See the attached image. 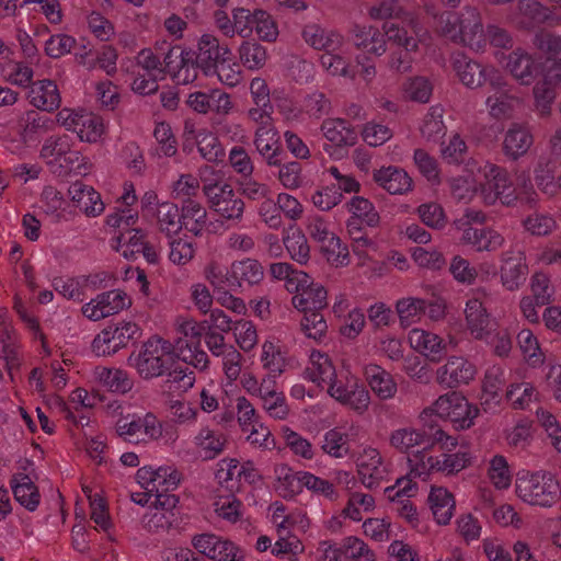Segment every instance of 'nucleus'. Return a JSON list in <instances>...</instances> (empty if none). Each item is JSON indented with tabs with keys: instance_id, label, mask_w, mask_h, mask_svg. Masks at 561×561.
Wrapping results in <instances>:
<instances>
[{
	"instance_id": "nucleus-3",
	"label": "nucleus",
	"mask_w": 561,
	"mask_h": 561,
	"mask_svg": "<svg viewBox=\"0 0 561 561\" xmlns=\"http://www.w3.org/2000/svg\"><path fill=\"white\" fill-rule=\"evenodd\" d=\"M139 331L134 322H124L121 327L108 325L94 337L92 350L98 356L114 354L136 339Z\"/></svg>"
},
{
	"instance_id": "nucleus-26",
	"label": "nucleus",
	"mask_w": 561,
	"mask_h": 561,
	"mask_svg": "<svg viewBox=\"0 0 561 561\" xmlns=\"http://www.w3.org/2000/svg\"><path fill=\"white\" fill-rule=\"evenodd\" d=\"M531 144L533 137L529 131L519 125H513L506 131L503 150L506 156L517 159L527 152Z\"/></svg>"
},
{
	"instance_id": "nucleus-19",
	"label": "nucleus",
	"mask_w": 561,
	"mask_h": 561,
	"mask_svg": "<svg viewBox=\"0 0 561 561\" xmlns=\"http://www.w3.org/2000/svg\"><path fill=\"white\" fill-rule=\"evenodd\" d=\"M254 145L257 151L266 158L268 165H280L284 153L278 146L277 131L274 128L259 127L255 131Z\"/></svg>"
},
{
	"instance_id": "nucleus-63",
	"label": "nucleus",
	"mask_w": 561,
	"mask_h": 561,
	"mask_svg": "<svg viewBox=\"0 0 561 561\" xmlns=\"http://www.w3.org/2000/svg\"><path fill=\"white\" fill-rule=\"evenodd\" d=\"M278 172V179L282 184L289 190H295L301 184V164L297 161L282 163Z\"/></svg>"
},
{
	"instance_id": "nucleus-52",
	"label": "nucleus",
	"mask_w": 561,
	"mask_h": 561,
	"mask_svg": "<svg viewBox=\"0 0 561 561\" xmlns=\"http://www.w3.org/2000/svg\"><path fill=\"white\" fill-rule=\"evenodd\" d=\"M254 28L257 36L266 42H274L278 35L277 26L272 16L264 10L254 11Z\"/></svg>"
},
{
	"instance_id": "nucleus-59",
	"label": "nucleus",
	"mask_w": 561,
	"mask_h": 561,
	"mask_svg": "<svg viewBox=\"0 0 561 561\" xmlns=\"http://www.w3.org/2000/svg\"><path fill=\"white\" fill-rule=\"evenodd\" d=\"M211 560L215 561H243V551L230 540L218 538L216 550L211 553Z\"/></svg>"
},
{
	"instance_id": "nucleus-54",
	"label": "nucleus",
	"mask_w": 561,
	"mask_h": 561,
	"mask_svg": "<svg viewBox=\"0 0 561 561\" xmlns=\"http://www.w3.org/2000/svg\"><path fill=\"white\" fill-rule=\"evenodd\" d=\"M523 225L534 236H547L554 229L556 221L550 216L535 213L524 219Z\"/></svg>"
},
{
	"instance_id": "nucleus-25",
	"label": "nucleus",
	"mask_w": 561,
	"mask_h": 561,
	"mask_svg": "<svg viewBox=\"0 0 561 561\" xmlns=\"http://www.w3.org/2000/svg\"><path fill=\"white\" fill-rule=\"evenodd\" d=\"M428 502L437 523L440 525L448 524L455 508L454 495L445 488L433 486L428 495Z\"/></svg>"
},
{
	"instance_id": "nucleus-58",
	"label": "nucleus",
	"mask_w": 561,
	"mask_h": 561,
	"mask_svg": "<svg viewBox=\"0 0 561 561\" xmlns=\"http://www.w3.org/2000/svg\"><path fill=\"white\" fill-rule=\"evenodd\" d=\"M343 198L342 192L335 185L327 186L317 191L312 196L314 206L321 210H330L336 206Z\"/></svg>"
},
{
	"instance_id": "nucleus-64",
	"label": "nucleus",
	"mask_w": 561,
	"mask_h": 561,
	"mask_svg": "<svg viewBox=\"0 0 561 561\" xmlns=\"http://www.w3.org/2000/svg\"><path fill=\"white\" fill-rule=\"evenodd\" d=\"M536 414L539 423L546 428L548 435L551 437L554 448L558 451H561V427L559 426L556 416L542 409H539Z\"/></svg>"
},
{
	"instance_id": "nucleus-31",
	"label": "nucleus",
	"mask_w": 561,
	"mask_h": 561,
	"mask_svg": "<svg viewBox=\"0 0 561 561\" xmlns=\"http://www.w3.org/2000/svg\"><path fill=\"white\" fill-rule=\"evenodd\" d=\"M73 131L81 141L95 142L103 134L102 119L94 115H78L71 118Z\"/></svg>"
},
{
	"instance_id": "nucleus-36",
	"label": "nucleus",
	"mask_w": 561,
	"mask_h": 561,
	"mask_svg": "<svg viewBox=\"0 0 561 561\" xmlns=\"http://www.w3.org/2000/svg\"><path fill=\"white\" fill-rule=\"evenodd\" d=\"M382 37L386 36L388 42L403 47L407 51H416L419 49V41L408 35L404 27L392 21H386L382 25Z\"/></svg>"
},
{
	"instance_id": "nucleus-40",
	"label": "nucleus",
	"mask_w": 561,
	"mask_h": 561,
	"mask_svg": "<svg viewBox=\"0 0 561 561\" xmlns=\"http://www.w3.org/2000/svg\"><path fill=\"white\" fill-rule=\"evenodd\" d=\"M417 214L422 222L432 229L440 230L447 224L445 210L438 203L431 202L420 205Z\"/></svg>"
},
{
	"instance_id": "nucleus-23",
	"label": "nucleus",
	"mask_w": 561,
	"mask_h": 561,
	"mask_svg": "<svg viewBox=\"0 0 561 561\" xmlns=\"http://www.w3.org/2000/svg\"><path fill=\"white\" fill-rule=\"evenodd\" d=\"M321 129L325 138L335 146H354L357 134L345 119L331 118L322 123Z\"/></svg>"
},
{
	"instance_id": "nucleus-57",
	"label": "nucleus",
	"mask_w": 561,
	"mask_h": 561,
	"mask_svg": "<svg viewBox=\"0 0 561 561\" xmlns=\"http://www.w3.org/2000/svg\"><path fill=\"white\" fill-rule=\"evenodd\" d=\"M504 386L505 380L503 379V371L500 368H492L485 374L483 381L484 396H490L495 405L500 403V392L503 390Z\"/></svg>"
},
{
	"instance_id": "nucleus-55",
	"label": "nucleus",
	"mask_w": 561,
	"mask_h": 561,
	"mask_svg": "<svg viewBox=\"0 0 561 561\" xmlns=\"http://www.w3.org/2000/svg\"><path fill=\"white\" fill-rule=\"evenodd\" d=\"M554 88V85L548 84L543 80L537 82L534 87L536 107L542 116L550 113L551 103L556 99Z\"/></svg>"
},
{
	"instance_id": "nucleus-44",
	"label": "nucleus",
	"mask_w": 561,
	"mask_h": 561,
	"mask_svg": "<svg viewBox=\"0 0 561 561\" xmlns=\"http://www.w3.org/2000/svg\"><path fill=\"white\" fill-rule=\"evenodd\" d=\"M197 140L198 151L204 159L210 162L221 161L225 151L213 133H201Z\"/></svg>"
},
{
	"instance_id": "nucleus-49",
	"label": "nucleus",
	"mask_w": 561,
	"mask_h": 561,
	"mask_svg": "<svg viewBox=\"0 0 561 561\" xmlns=\"http://www.w3.org/2000/svg\"><path fill=\"white\" fill-rule=\"evenodd\" d=\"M164 376L167 377L165 383L178 385V389L181 390L192 388L195 382L194 371L188 370V368H183L176 360L170 364Z\"/></svg>"
},
{
	"instance_id": "nucleus-30",
	"label": "nucleus",
	"mask_w": 561,
	"mask_h": 561,
	"mask_svg": "<svg viewBox=\"0 0 561 561\" xmlns=\"http://www.w3.org/2000/svg\"><path fill=\"white\" fill-rule=\"evenodd\" d=\"M527 272L528 268L522 263L520 259L513 256L505 257L501 266L502 285L511 291L518 289L525 282Z\"/></svg>"
},
{
	"instance_id": "nucleus-48",
	"label": "nucleus",
	"mask_w": 561,
	"mask_h": 561,
	"mask_svg": "<svg viewBox=\"0 0 561 561\" xmlns=\"http://www.w3.org/2000/svg\"><path fill=\"white\" fill-rule=\"evenodd\" d=\"M489 478L497 489H505L511 484L512 476L510 474L508 463L503 456L496 455L492 458Z\"/></svg>"
},
{
	"instance_id": "nucleus-22",
	"label": "nucleus",
	"mask_w": 561,
	"mask_h": 561,
	"mask_svg": "<svg viewBox=\"0 0 561 561\" xmlns=\"http://www.w3.org/2000/svg\"><path fill=\"white\" fill-rule=\"evenodd\" d=\"M365 376L371 390L380 399H389L397 392V383L392 376L376 364H369L365 367Z\"/></svg>"
},
{
	"instance_id": "nucleus-33",
	"label": "nucleus",
	"mask_w": 561,
	"mask_h": 561,
	"mask_svg": "<svg viewBox=\"0 0 561 561\" xmlns=\"http://www.w3.org/2000/svg\"><path fill=\"white\" fill-rule=\"evenodd\" d=\"M456 401L458 403L455 404L446 420L454 423L458 430H467L473 425V420L479 415V408L470 404L462 396L456 398Z\"/></svg>"
},
{
	"instance_id": "nucleus-43",
	"label": "nucleus",
	"mask_w": 561,
	"mask_h": 561,
	"mask_svg": "<svg viewBox=\"0 0 561 561\" xmlns=\"http://www.w3.org/2000/svg\"><path fill=\"white\" fill-rule=\"evenodd\" d=\"M469 459L466 454L445 455V459L440 461L438 458L428 457L425 466L428 465L430 470L447 471V473H455L466 468Z\"/></svg>"
},
{
	"instance_id": "nucleus-20",
	"label": "nucleus",
	"mask_w": 561,
	"mask_h": 561,
	"mask_svg": "<svg viewBox=\"0 0 561 561\" xmlns=\"http://www.w3.org/2000/svg\"><path fill=\"white\" fill-rule=\"evenodd\" d=\"M302 37L314 49L333 51L342 44V36L333 31H327L318 24H308L302 30Z\"/></svg>"
},
{
	"instance_id": "nucleus-15",
	"label": "nucleus",
	"mask_w": 561,
	"mask_h": 561,
	"mask_svg": "<svg viewBox=\"0 0 561 561\" xmlns=\"http://www.w3.org/2000/svg\"><path fill=\"white\" fill-rule=\"evenodd\" d=\"M505 68L522 84L534 82L539 72V66L524 51L515 50L507 56Z\"/></svg>"
},
{
	"instance_id": "nucleus-46",
	"label": "nucleus",
	"mask_w": 561,
	"mask_h": 561,
	"mask_svg": "<svg viewBox=\"0 0 561 561\" xmlns=\"http://www.w3.org/2000/svg\"><path fill=\"white\" fill-rule=\"evenodd\" d=\"M343 556L352 561H375L374 552L356 537H348L342 543Z\"/></svg>"
},
{
	"instance_id": "nucleus-4",
	"label": "nucleus",
	"mask_w": 561,
	"mask_h": 561,
	"mask_svg": "<svg viewBox=\"0 0 561 561\" xmlns=\"http://www.w3.org/2000/svg\"><path fill=\"white\" fill-rule=\"evenodd\" d=\"M163 353L157 348L156 341H147L137 354L131 353L128 360L142 379L150 380L164 376L170 366L168 358H162Z\"/></svg>"
},
{
	"instance_id": "nucleus-56",
	"label": "nucleus",
	"mask_w": 561,
	"mask_h": 561,
	"mask_svg": "<svg viewBox=\"0 0 561 561\" xmlns=\"http://www.w3.org/2000/svg\"><path fill=\"white\" fill-rule=\"evenodd\" d=\"M445 130L446 127L440 114L436 115L435 112H432L425 115L421 134L426 140L437 142L445 136Z\"/></svg>"
},
{
	"instance_id": "nucleus-61",
	"label": "nucleus",
	"mask_w": 561,
	"mask_h": 561,
	"mask_svg": "<svg viewBox=\"0 0 561 561\" xmlns=\"http://www.w3.org/2000/svg\"><path fill=\"white\" fill-rule=\"evenodd\" d=\"M76 39L66 34L53 35L45 46L46 54L51 58H59L71 51Z\"/></svg>"
},
{
	"instance_id": "nucleus-35",
	"label": "nucleus",
	"mask_w": 561,
	"mask_h": 561,
	"mask_svg": "<svg viewBox=\"0 0 561 561\" xmlns=\"http://www.w3.org/2000/svg\"><path fill=\"white\" fill-rule=\"evenodd\" d=\"M95 302L99 304V309L104 310V318L115 314L118 311L129 308L131 305L130 298L121 290H110L98 295Z\"/></svg>"
},
{
	"instance_id": "nucleus-12",
	"label": "nucleus",
	"mask_w": 561,
	"mask_h": 561,
	"mask_svg": "<svg viewBox=\"0 0 561 561\" xmlns=\"http://www.w3.org/2000/svg\"><path fill=\"white\" fill-rule=\"evenodd\" d=\"M356 463L363 484L368 489L377 488L383 478V471L380 468L382 459L379 451L375 448L365 449L357 458Z\"/></svg>"
},
{
	"instance_id": "nucleus-7",
	"label": "nucleus",
	"mask_w": 561,
	"mask_h": 561,
	"mask_svg": "<svg viewBox=\"0 0 561 561\" xmlns=\"http://www.w3.org/2000/svg\"><path fill=\"white\" fill-rule=\"evenodd\" d=\"M477 375V367L463 356H449L447 362L436 371V380L446 388H458L469 385Z\"/></svg>"
},
{
	"instance_id": "nucleus-24",
	"label": "nucleus",
	"mask_w": 561,
	"mask_h": 561,
	"mask_svg": "<svg viewBox=\"0 0 561 561\" xmlns=\"http://www.w3.org/2000/svg\"><path fill=\"white\" fill-rule=\"evenodd\" d=\"M461 241L474 247L478 251H495L503 244V237L493 229H466Z\"/></svg>"
},
{
	"instance_id": "nucleus-5",
	"label": "nucleus",
	"mask_w": 561,
	"mask_h": 561,
	"mask_svg": "<svg viewBox=\"0 0 561 561\" xmlns=\"http://www.w3.org/2000/svg\"><path fill=\"white\" fill-rule=\"evenodd\" d=\"M197 48L195 65L206 76L215 75L219 65L231 60L232 53L229 47L220 44L219 39L211 34L202 35Z\"/></svg>"
},
{
	"instance_id": "nucleus-53",
	"label": "nucleus",
	"mask_w": 561,
	"mask_h": 561,
	"mask_svg": "<svg viewBox=\"0 0 561 561\" xmlns=\"http://www.w3.org/2000/svg\"><path fill=\"white\" fill-rule=\"evenodd\" d=\"M301 330L308 337L320 339L327 331V322L320 310L309 311L304 314Z\"/></svg>"
},
{
	"instance_id": "nucleus-27",
	"label": "nucleus",
	"mask_w": 561,
	"mask_h": 561,
	"mask_svg": "<svg viewBox=\"0 0 561 561\" xmlns=\"http://www.w3.org/2000/svg\"><path fill=\"white\" fill-rule=\"evenodd\" d=\"M283 243L294 261L301 265L307 264L310 259V247L302 230L290 226L283 238Z\"/></svg>"
},
{
	"instance_id": "nucleus-29",
	"label": "nucleus",
	"mask_w": 561,
	"mask_h": 561,
	"mask_svg": "<svg viewBox=\"0 0 561 561\" xmlns=\"http://www.w3.org/2000/svg\"><path fill=\"white\" fill-rule=\"evenodd\" d=\"M157 219L160 230L169 238L178 234L182 230L183 225H186V222L182 221L178 205L171 202L158 204Z\"/></svg>"
},
{
	"instance_id": "nucleus-60",
	"label": "nucleus",
	"mask_w": 561,
	"mask_h": 561,
	"mask_svg": "<svg viewBox=\"0 0 561 561\" xmlns=\"http://www.w3.org/2000/svg\"><path fill=\"white\" fill-rule=\"evenodd\" d=\"M412 257L419 266L433 271L440 270L446 264V261L440 252H430L421 247H417L413 250Z\"/></svg>"
},
{
	"instance_id": "nucleus-50",
	"label": "nucleus",
	"mask_w": 561,
	"mask_h": 561,
	"mask_svg": "<svg viewBox=\"0 0 561 561\" xmlns=\"http://www.w3.org/2000/svg\"><path fill=\"white\" fill-rule=\"evenodd\" d=\"M238 345L244 351H251L257 343L255 327L250 321L238 320L233 327Z\"/></svg>"
},
{
	"instance_id": "nucleus-39",
	"label": "nucleus",
	"mask_w": 561,
	"mask_h": 561,
	"mask_svg": "<svg viewBox=\"0 0 561 561\" xmlns=\"http://www.w3.org/2000/svg\"><path fill=\"white\" fill-rule=\"evenodd\" d=\"M242 64L251 70L260 69L265 65L266 50L256 42H243L239 48Z\"/></svg>"
},
{
	"instance_id": "nucleus-34",
	"label": "nucleus",
	"mask_w": 561,
	"mask_h": 561,
	"mask_svg": "<svg viewBox=\"0 0 561 561\" xmlns=\"http://www.w3.org/2000/svg\"><path fill=\"white\" fill-rule=\"evenodd\" d=\"M533 45L546 55V61L561 60V36L541 30L534 35Z\"/></svg>"
},
{
	"instance_id": "nucleus-17",
	"label": "nucleus",
	"mask_w": 561,
	"mask_h": 561,
	"mask_svg": "<svg viewBox=\"0 0 561 561\" xmlns=\"http://www.w3.org/2000/svg\"><path fill=\"white\" fill-rule=\"evenodd\" d=\"M31 103L38 110L53 112L59 108L61 98L57 84L49 79L34 83L30 91Z\"/></svg>"
},
{
	"instance_id": "nucleus-62",
	"label": "nucleus",
	"mask_w": 561,
	"mask_h": 561,
	"mask_svg": "<svg viewBox=\"0 0 561 561\" xmlns=\"http://www.w3.org/2000/svg\"><path fill=\"white\" fill-rule=\"evenodd\" d=\"M549 277L543 273H536L531 277V291L537 306L550 302L552 290L549 286Z\"/></svg>"
},
{
	"instance_id": "nucleus-41",
	"label": "nucleus",
	"mask_w": 561,
	"mask_h": 561,
	"mask_svg": "<svg viewBox=\"0 0 561 561\" xmlns=\"http://www.w3.org/2000/svg\"><path fill=\"white\" fill-rule=\"evenodd\" d=\"M460 15L451 11L442 12L437 21L433 23L436 32L455 42L458 43V39L461 35V28H459Z\"/></svg>"
},
{
	"instance_id": "nucleus-32",
	"label": "nucleus",
	"mask_w": 561,
	"mask_h": 561,
	"mask_svg": "<svg viewBox=\"0 0 561 561\" xmlns=\"http://www.w3.org/2000/svg\"><path fill=\"white\" fill-rule=\"evenodd\" d=\"M263 266L257 260L245 259L234 262L231 266V277L241 285L242 282L249 285L259 284L263 279Z\"/></svg>"
},
{
	"instance_id": "nucleus-10",
	"label": "nucleus",
	"mask_w": 561,
	"mask_h": 561,
	"mask_svg": "<svg viewBox=\"0 0 561 561\" xmlns=\"http://www.w3.org/2000/svg\"><path fill=\"white\" fill-rule=\"evenodd\" d=\"M409 340L414 350L433 363H437L446 356L449 351L448 346L451 344V341L447 344L437 334L420 329L411 330Z\"/></svg>"
},
{
	"instance_id": "nucleus-9",
	"label": "nucleus",
	"mask_w": 561,
	"mask_h": 561,
	"mask_svg": "<svg viewBox=\"0 0 561 561\" xmlns=\"http://www.w3.org/2000/svg\"><path fill=\"white\" fill-rule=\"evenodd\" d=\"M516 24L520 28L529 30L543 23L554 25L559 23V18L553 12L542 5L537 0H518Z\"/></svg>"
},
{
	"instance_id": "nucleus-1",
	"label": "nucleus",
	"mask_w": 561,
	"mask_h": 561,
	"mask_svg": "<svg viewBox=\"0 0 561 561\" xmlns=\"http://www.w3.org/2000/svg\"><path fill=\"white\" fill-rule=\"evenodd\" d=\"M516 493L531 505L550 507L560 499L561 488L552 473L536 472L517 478Z\"/></svg>"
},
{
	"instance_id": "nucleus-8",
	"label": "nucleus",
	"mask_w": 561,
	"mask_h": 561,
	"mask_svg": "<svg viewBox=\"0 0 561 561\" xmlns=\"http://www.w3.org/2000/svg\"><path fill=\"white\" fill-rule=\"evenodd\" d=\"M491 93L485 99L490 115L494 118L511 117L514 110L520 104V99L513 93V88L501 76L497 83L488 88Z\"/></svg>"
},
{
	"instance_id": "nucleus-28",
	"label": "nucleus",
	"mask_w": 561,
	"mask_h": 561,
	"mask_svg": "<svg viewBox=\"0 0 561 561\" xmlns=\"http://www.w3.org/2000/svg\"><path fill=\"white\" fill-rule=\"evenodd\" d=\"M12 480V491L15 500L30 511H34L39 504V492L32 478L25 473H19Z\"/></svg>"
},
{
	"instance_id": "nucleus-14",
	"label": "nucleus",
	"mask_w": 561,
	"mask_h": 561,
	"mask_svg": "<svg viewBox=\"0 0 561 561\" xmlns=\"http://www.w3.org/2000/svg\"><path fill=\"white\" fill-rule=\"evenodd\" d=\"M374 181L390 194H404L412 187V179L403 170L396 167L375 170Z\"/></svg>"
},
{
	"instance_id": "nucleus-6",
	"label": "nucleus",
	"mask_w": 561,
	"mask_h": 561,
	"mask_svg": "<svg viewBox=\"0 0 561 561\" xmlns=\"http://www.w3.org/2000/svg\"><path fill=\"white\" fill-rule=\"evenodd\" d=\"M209 206L226 219H239L243 215L244 203L236 197L233 188L229 184L219 186L217 183L206 184L203 187Z\"/></svg>"
},
{
	"instance_id": "nucleus-21",
	"label": "nucleus",
	"mask_w": 561,
	"mask_h": 561,
	"mask_svg": "<svg viewBox=\"0 0 561 561\" xmlns=\"http://www.w3.org/2000/svg\"><path fill=\"white\" fill-rule=\"evenodd\" d=\"M351 33L353 42L358 48L367 49L376 55H382L386 51V41L378 28L355 24L352 26Z\"/></svg>"
},
{
	"instance_id": "nucleus-11",
	"label": "nucleus",
	"mask_w": 561,
	"mask_h": 561,
	"mask_svg": "<svg viewBox=\"0 0 561 561\" xmlns=\"http://www.w3.org/2000/svg\"><path fill=\"white\" fill-rule=\"evenodd\" d=\"M465 314L467 328L476 339L482 340L490 335L494 324L481 301L478 299L469 300Z\"/></svg>"
},
{
	"instance_id": "nucleus-45",
	"label": "nucleus",
	"mask_w": 561,
	"mask_h": 561,
	"mask_svg": "<svg viewBox=\"0 0 561 561\" xmlns=\"http://www.w3.org/2000/svg\"><path fill=\"white\" fill-rule=\"evenodd\" d=\"M423 438L422 431L401 428L391 434L390 444L399 451L408 453L410 448L423 445Z\"/></svg>"
},
{
	"instance_id": "nucleus-16",
	"label": "nucleus",
	"mask_w": 561,
	"mask_h": 561,
	"mask_svg": "<svg viewBox=\"0 0 561 561\" xmlns=\"http://www.w3.org/2000/svg\"><path fill=\"white\" fill-rule=\"evenodd\" d=\"M69 194L76 206L88 216H98L104 210L101 196L92 186L76 182L70 186Z\"/></svg>"
},
{
	"instance_id": "nucleus-51",
	"label": "nucleus",
	"mask_w": 561,
	"mask_h": 561,
	"mask_svg": "<svg viewBox=\"0 0 561 561\" xmlns=\"http://www.w3.org/2000/svg\"><path fill=\"white\" fill-rule=\"evenodd\" d=\"M426 301L423 299H402L397 304V311L400 318L402 328H408L412 324V320L419 313L425 311Z\"/></svg>"
},
{
	"instance_id": "nucleus-38",
	"label": "nucleus",
	"mask_w": 561,
	"mask_h": 561,
	"mask_svg": "<svg viewBox=\"0 0 561 561\" xmlns=\"http://www.w3.org/2000/svg\"><path fill=\"white\" fill-rule=\"evenodd\" d=\"M100 381L113 392L125 393L131 389L133 382L126 371L103 367L98 373Z\"/></svg>"
},
{
	"instance_id": "nucleus-47",
	"label": "nucleus",
	"mask_w": 561,
	"mask_h": 561,
	"mask_svg": "<svg viewBox=\"0 0 561 561\" xmlns=\"http://www.w3.org/2000/svg\"><path fill=\"white\" fill-rule=\"evenodd\" d=\"M348 436L336 428L330 430L324 435L322 450L333 457L341 458L348 453Z\"/></svg>"
},
{
	"instance_id": "nucleus-18",
	"label": "nucleus",
	"mask_w": 561,
	"mask_h": 561,
	"mask_svg": "<svg viewBox=\"0 0 561 561\" xmlns=\"http://www.w3.org/2000/svg\"><path fill=\"white\" fill-rule=\"evenodd\" d=\"M508 172L497 165H491L490 170L485 173V182L480 184V196L483 203L488 206L494 205L499 195L505 191V185L508 183Z\"/></svg>"
},
{
	"instance_id": "nucleus-2",
	"label": "nucleus",
	"mask_w": 561,
	"mask_h": 561,
	"mask_svg": "<svg viewBox=\"0 0 561 561\" xmlns=\"http://www.w3.org/2000/svg\"><path fill=\"white\" fill-rule=\"evenodd\" d=\"M453 68L460 82L472 90L496 84L502 76L495 67L482 65L461 53L454 56Z\"/></svg>"
},
{
	"instance_id": "nucleus-37",
	"label": "nucleus",
	"mask_w": 561,
	"mask_h": 561,
	"mask_svg": "<svg viewBox=\"0 0 561 561\" xmlns=\"http://www.w3.org/2000/svg\"><path fill=\"white\" fill-rule=\"evenodd\" d=\"M348 210L353 214L352 217L358 218L364 221L368 227H377L380 221V216L375 209L373 203L362 196L353 197L347 203Z\"/></svg>"
},
{
	"instance_id": "nucleus-42",
	"label": "nucleus",
	"mask_w": 561,
	"mask_h": 561,
	"mask_svg": "<svg viewBox=\"0 0 561 561\" xmlns=\"http://www.w3.org/2000/svg\"><path fill=\"white\" fill-rule=\"evenodd\" d=\"M302 486H306L308 490L317 494H321L329 500H335L337 497L333 483L310 472L301 473L299 481L297 482V488L302 489Z\"/></svg>"
},
{
	"instance_id": "nucleus-13",
	"label": "nucleus",
	"mask_w": 561,
	"mask_h": 561,
	"mask_svg": "<svg viewBox=\"0 0 561 561\" xmlns=\"http://www.w3.org/2000/svg\"><path fill=\"white\" fill-rule=\"evenodd\" d=\"M459 28H461V35L458 43L471 48H480L484 35L480 13L476 8L468 7L460 14Z\"/></svg>"
}]
</instances>
